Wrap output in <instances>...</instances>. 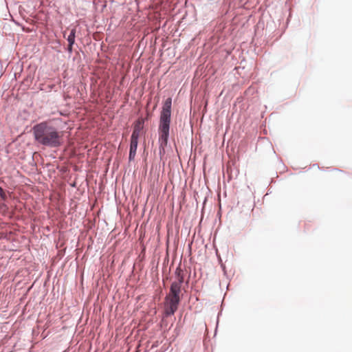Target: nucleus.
I'll return each mask as SVG.
<instances>
[{
	"mask_svg": "<svg viewBox=\"0 0 352 352\" xmlns=\"http://www.w3.org/2000/svg\"><path fill=\"white\" fill-rule=\"evenodd\" d=\"M32 131L36 142L43 146L56 148L63 143V133L47 122L36 124Z\"/></svg>",
	"mask_w": 352,
	"mask_h": 352,
	"instance_id": "nucleus-1",
	"label": "nucleus"
},
{
	"mask_svg": "<svg viewBox=\"0 0 352 352\" xmlns=\"http://www.w3.org/2000/svg\"><path fill=\"white\" fill-rule=\"evenodd\" d=\"M172 99L168 98L164 102L160 113L158 128L160 155L165 154V147L167 146L169 137L170 124L171 120Z\"/></svg>",
	"mask_w": 352,
	"mask_h": 352,
	"instance_id": "nucleus-2",
	"label": "nucleus"
},
{
	"mask_svg": "<svg viewBox=\"0 0 352 352\" xmlns=\"http://www.w3.org/2000/svg\"><path fill=\"white\" fill-rule=\"evenodd\" d=\"M175 280L171 283L170 292L168 295L174 297H180L181 287L184 283V272L180 267H178L175 272Z\"/></svg>",
	"mask_w": 352,
	"mask_h": 352,
	"instance_id": "nucleus-3",
	"label": "nucleus"
},
{
	"mask_svg": "<svg viewBox=\"0 0 352 352\" xmlns=\"http://www.w3.org/2000/svg\"><path fill=\"white\" fill-rule=\"evenodd\" d=\"M180 300V297H174L168 294L166 295L164 301V313L166 316H171L175 314L178 309Z\"/></svg>",
	"mask_w": 352,
	"mask_h": 352,
	"instance_id": "nucleus-4",
	"label": "nucleus"
},
{
	"mask_svg": "<svg viewBox=\"0 0 352 352\" xmlns=\"http://www.w3.org/2000/svg\"><path fill=\"white\" fill-rule=\"evenodd\" d=\"M138 139L131 138L129 160H133L136 154L138 148Z\"/></svg>",
	"mask_w": 352,
	"mask_h": 352,
	"instance_id": "nucleus-5",
	"label": "nucleus"
},
{
	"mask_svg": "<svg viewBox=\"0 0 352 352\" xmlns=\"http://www.w3.org/2000/svg\"><path fill=\"white\" fill-rule=\"evenodd\" d=\"M142 129L143 122L140 120H138L134 126V129L131 138L138 139Z\"/></svg>",
	"mask_w": 352,
	"mask_h": 352,
	"instance_id": "nucleus-6",
	"label": "nucleus"
},
{
	"mask_svg": "<svg viewBox=\"0 0 352 352\" xmlns=\"http://www.w3.org/2000/svg\"><path fill=\"white\" fill-rule=\"evenodd\" d=\"M75 34H76V29H72L69 35L67 37V41L70 44H74L75 42Z\"/></svg>",
	"mask_w": 352,
	"mask_h": 352,
	"instance_id": "nucleus-7",
	"label": "nucleus"
},
{
	"mask_svg": "<svg viewBox=\"0 0 352 352\" xmlns=\"http://www.w3.org/2000/svg\"><path fill=\"white\" fill-rule=\"evenodd\" d=\"M72 46H73V44H70L69 43V45H68V47H67V50L69 52H72Z\"/></svg>",
	"mask_w": 352,
	"mask_h": 352,
	"instance_id": "nucleus-8",
	"label": "nucleus"
},
{
	"mask_svg": "<svg viewBox=\"0 0 352 352\" xmlns=\"http://www.w3.org/2000/svg\"><path fill=\"white\" fill-rule=\"evenodd\" d=\"M3 189L0 187V195H1L3 193Z\"/></svg>",
	"mask_w": 352,
	"mask_h": 352,
	"instance_id": "nucleus-9",
	"label": "nucleus"
}]
</instances>
